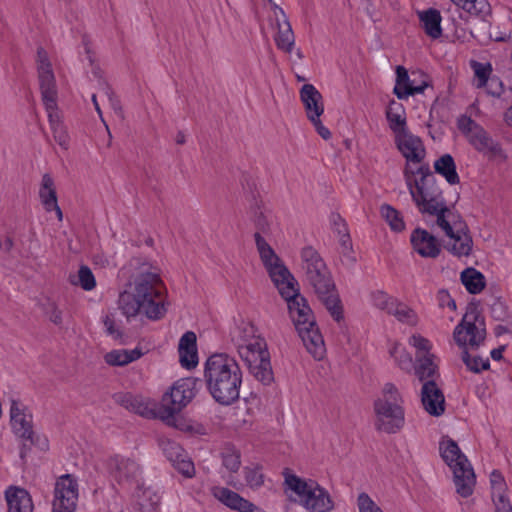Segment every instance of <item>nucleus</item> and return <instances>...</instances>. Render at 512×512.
<instances>
[{"label":"nucleus","instance_id":"obj_1","mask_svg":"<svg viewBox=\"0 0 512 512\" xmlns=\"http://www.w3.org/2000/svg\"><path fill=\"white\" fill-rule=\"evenodd\" d=\"M137 272L129 288L123 291L118 307L127 320L144 316L157 321L166 315L169 308L166 288L161 279V270L149 261H137Z\"/></svg>","mask_w":512,"mask_h":512},{"label":"nucleus","instance_id":"obj_2","mask_svg":"<svg viewBox=\"0 0 512 512\" xmlns=\"http://www.w3.org/2000/svg\"><path fill=\"white\" fill-rule=\"evenodd\" d=\"M203 376L209 394L220 405L228 406L239 399L243 372L234 357L212 354L204 363Z\"/></svg>","mask_w":512,"mask_h":512},{"label":"nucleus","instance_id":"obj_3","mask_svg":"<svg viewBox=\"0 0 512 512\" xmlns=\"http://www.w3.org/2000/svg\"><path fill=\"white\" fill-rule=\"evenodd\" d=\"M282 475L284 492L291 501L310 512H330L334 509L330 493L316 480L302 478L289 468H285Z\"/></svg>","mask_w":512,"mask_h":512},{"label":"nucleus","instance_id":"obj_4","mask_svg":"<svg viewBox=\"0 0 512 512\" xmlns=\"http://www.w3.org/2000/svg\"><path fill=\"white\" fill-rule=\"evenodd\" d=\"M404 179L412 200L421 213L435 215L437 220L442 214L452 212L435 186L433 176L425 174L421 167L414 169L409 165L405 166Z\"/></svg>","mask_w":512,"mask_h":512},{"label":"nucleus","instance_id":"obj_5","mask_svg":"<svg viewBox=\"0 0 512 512\" xmlns=\"http://www.w3.org/2000/svg\"><path fill=\"white\" fill-rule=\"evenodd\" d=\"M375 427L386 433H396L405 423L402 397L392 383H386L374 403Z\"/></svg>","mask_w":512,"mask_h":512},{"label":"nucleus","instance_id":"obj_6","mask_svg":"<svg viewBox=\"0 0 512 512\" xmlns=\"http://www.w3.org/2000/svg\"><path fill=\"white\" fill-rule=\"evenodd\" d=\"M439 449L442 459L453 473L457 493L464 498L469 497L473 493L476 479L467 457L457 443L449 438L441 440Z\"/></svg>","mask_w":512,"mask_h":512},{"label":"nucleus","instance_id":"obj_7","mask_svg":"<svg viewBox=\"0 0 512 512\" xmlns=\"http://www.w3.org/2000/svg\"><path fill=\"white\" fill-rule=\"evenodd\" d=\"M444 233L445 248L456 257H467L473 249V240L466 223L453 211L442 214L436 220Z\"/></svg>","mask_w":512,"mask_h":512},{"label":"nucleus","instance_id":"obj_8","mask_svg":"<svg viewBox=\"0 0 512 512\" xmlns=\"http://www.w3.org/2000/svg\"><path fill=\"white\" fill-rule=\"evenodd\" d=\"M485 336L484 320L475 308L467 310L453 330V340L463 350L478 348Z\"/></svg>","mask_w":512,"mask_h":512},{"label":"nucleus","instance_id":"obj_9","mask_svg":"<svg viewBox=\"0 0 512 512\" xmlns=\"http://www.w3.org/2000/svg\"><path fill=\"white\" fill-rule=\"evenodd\" d=\"M240 358L246 363L251 374L265 385L273 381L270 355L264 338L247 344L237 350Z\"/></svg>","mask_w":512,"mask_h":512},{"label":"nucleus","instance_id":"obj_10","mask_svg":"<svg viewBox=\"0 0 512 512\" xmlns=\"http://www.w3.org/2000/svg\"><path fill=\"white\" fill-rule=\"evenodd\" d=\"M301 268L316 293H326L333 281L319 253L308 246L301 250Z\"/></svg>","mask_w":512,"mask_h":512},{"label":"nucleus","instance_id":"obj_11","mask_svg":"<svg viewBox=\"0 0 512 512\" xmlns=\"http://www.w3.org/2000/svg\"><path fill=\"white\" fill-rule=\"evenodd\" d=\"M255 242L261 262L277 290L284 287L286 283L295 281V278L284 265L283 261L259 233L255 234Z\"/></svg>","mask_w":512,"mask_h":512},{"label":"nucleus","instance_id":"obj_12","mask_svg":"<svg viewBox=\"0 0 512 512\" xmlns=\"http://www.w3.org/2000/svg\"><path fill=\"white\" fill-rule=\"evenodd\" d=\"M195 387L194 378H182L176 381L163 395L162 402L165 408L160 418L168 420L180 412L195 397Z\"/></svg>","mask_w":512,"mask_h":512},{"label":"nucleus","instance_id":"obj_13","mask_svg":"<svg viewBox=\"0 0 512 512\" xmlns=\"http://www.w3.org/2000/svg\"><path fill=\"white\" fill-rule=\"evenodd\" d=\"M278 291L287 303L289 315L296 329L315 321L312 310L308 306L306 299L299 293L296 280L286 283V285L278 289Z\"/></svg>","mask_w":512,"mask_h":512},{"label":"nucleus","instance_id":"obj_14","mask_svg":"<svg viewBox=\"0 0 512 512\" xmlns=\"http://www.w3.org/2000/svg\"><path fill=\"white\" fill-rule=\"evenodd\" d=\"M78 496L77 480L70 474L62 475L55 484L52 512H74Z\"/></svg>","mask_w":512,"mask_h":512},{"label":"nucleus","instance_id":"obj_15","mask_svg":"<svg viewBox=\"0 0 512 512\" xmlns=\"http://www.w3.org/2000/svg\"><path fill=\"white\" fill-rule=\"evenodd\" d=\"M37 58L39 84L45 109L58 107L55 77L47 53L41 49Z\"/></svg>","mask_w":512,"mask_h":512},{"label":"nucleus","instance_id":"obj_16","mask_svg":"<svg viewBox=\"0 0 512 512\" xmlns=\"http://www.w3.org/2000/svg\"><path fill=\"white\" fill-rule=\"evenodd\" d=\"M394 142L406 159V165L413 168V164H419L425 158V147L420 137L414 135L410 130L394 136Z\"/></svg>","mask_w":512,"mask_h":512},{"label":"nucleus","instance_id":"obj_17","mask_svg":"<svg viewBox=\"0 0 512 512\" xmlns=\"http://www.w3.org/2000/svg\"><path fill=\"white\" fill-rule=\"evenodd\" d=\"M426 87H428V81L424 75L413 72L410 77L404 67L397 66L394 93L399 99H407L409 96L423 93Z\"/></svg>","mask_w":512,"mask_h":512},{"label":"nucleus","instance_id":"obj_18","mask_svg":"<svg viewBox=\"0 0 512 512\" xmlns=\"http://www.w3.org/2000/svg\"><path fill=\"white\" fill-rule=\"evenodd\" d=\"M271 25L276 30L274 41L278 49L291 53L295 45L294 33L286 14L276 5L272 9Z\"/></svg>","mask_w":512,"mask_h":512},{"label":"nucleus","instance_id":"obj_19","mask_svg":"<svg viewBox=\"0 0 512 512\" xmlns=\"http://www.w3.org/2000/svg\"><path fill=\"white\" fill-rule=\"evenodd\" d=\"M458 128L466 136L469 143L479 152L487 153L493 151L495 146L493 140L485 130L475 121L467 116L458 119Z\"/></svg>","mask_w":512,"mask_h":512},{"label":"nucleus","instance_id":"obj_20","mask_svg":"<svg viewBox=\"0 0 512 512\" xmlns=\"http://www.w3.org/2000/svg\"><path fill=\"white\" fill-rule=\"evenodd\" d=\"M107 465L110 475L119 484L137 482L140 467L135 461L117 455L111 457Z\"/></svg>","mask_w":512,"mask_h":512},{"label":"nucleus","instance_id":"obj_21","mask_svg":"<svg viewBox=\"0 0 512 512\" xmlns=\"http://www.w3.org/2000/svg\"><path fill=\"white\" fill-rule=\"evenodd\" d=\"M410 242L413 250L424 258H436L441 251L437 238L422 228H416L412 231Z\"/></svg>","mask_w":512,"mask_h":512},{"label":"nucleus","instance_id":"obj_22","mask_svg":"<svg viewBox=\"0 0 512 512\" xmlns=\"http://www.w3.org/2000/svg\"><path fill=\"white\" fill-rule=\"evenodd\" d=\"M38 197L45 211L55 212L57 219L62 221L63 213L58 205L56 183L51 174L45 173L42 175L39 183Z\"/></svg>","mask_w":512,"mask_h":512},{"label":"nucleus","instance_id":"obj_23","mask_svg":"<svg viewBox=\"0 0 512 512\" xmlns=\"http://www.w3.org/2000/svg\"><path fill=\"white\" fill-rule=\"evenodd\" d=\"M303 345L309 354L316 360H321L325 356L326 348L322 334L316 322L302 326L296 329Z\"/></svg>","mask_w":512,"mask_h":512},{"label":"nucleus","instance_id":"obj_24","mask_svg":"<svg viewBox=\"0 0 512 512\" xmlns=\"http://www.w3.org/2000/svg\"><path fill=\"white\" fill-rule=\"evenodd\" d=\"M178 357L182 368L193 370L199 364L197 337L193 331H186L178 342Z\"/></svg>","mask_w":512,"mask_h":512},{"label":"nucleus","instance_id":"obj_25","mask_svg":"<svg viewBox=\"0 0 512 512\" xmlns=\"http://www.w3.org/2000/svg\"><path fill=\"white\" fill-rule=\"evenodd\" d=\"M421 402L425 411L431 416L438 417L445 411L444 395L434 380L424 382L421 389Z\"/></svg>","mask_w":512,"mask_h":512},{"label":"nucleus","instance_id":"obj_26","mask_svg":"<svg viewBox=\"0 0 512 512\" xmlns=\"http://www.w3.org/2000/svg\"><path fill=\"white\" fill-rule=\"evenodd\" d=\"M491 497L495 512H512V503L508 495V486L504 476L493 470L490 474Z\"/></svg>","mask_w":512,"mask_h":512},{"label":"nucleus","instance_id":"obj_27","mask_svg":"<svg viewBox=\"0 0 512 512\" xmlns=\"http://www.w3.org/2000/svg\"><path fill=\"white\" fill-rule=\"evenodd\" d=\"M212 494L218 501L232 510L238 512H264L260 507L228 488L214 487Z\"/></svg>","mask_w":512,"mask_h":512},{"label":"nucleus","instance_id":"obj_28","mask_svg":"<svg viewBox=\"0 0 512 512\" xmlns=\"http://www.w3.org/2000/svg\"><path fill=\"white\" fill-rule=\"evenodd\" d=\"M11 426L14 433L25 439L32 436V416L26 407L19 402H12L10 408Z\"/></svg>","mask_w":512,"mask_h":512},{"label":"nucleus","instance_id":"obj_29","mask_svg":"<svg viewBox=\"0 0 512 512\" xmlns=\"http://www.w3.org/2000/svg\"><path fill=\"white\" fill-rule=\"evenodd\" d=\"M299 96L308 120L323 115V97L314 85L304 84L299 91Z\"/></svg>","mask_w":512,"mask_h":512},{"label":"nucleus","instance_id":"obj_30","mask_svg":"<svg viewBox=\"0 0 512 512\" xmlns=\"http://www.w3.org/2000/svg\"><path fill=\"white\" fill-rule=\"evenodd\" d=\"M8 512H33L34 505L27 490L11 486L5 491Z\"/></svg>","mask_w":512,"mask_h":512},{"label":"nucleus","instance_id":"obj_31","mask_svg":"<svg viewBox=\"0 0 512 512\" xmlns=\"http://www.w3.org/2000/svg\"><path fill=\"white\" fill-rule=\"evenodd\" d=\"M46 112L54 140L62 149L68 150L70 146V136L63 123L61 112L58 107L46 109Z\"/></svg>","mask_w":512,"mask_h":512},{"label":"nucleus","instance_id":"obj_32","mask_svg":"<svg viewBox=\"0 0 512 512\" xmlns=\"http://www.w3.org/2000/svg\"><path fill=\"white\" fill-rule=\"evenodd\" d=\"M386 118L393 135L396 136L408 131L406 110L404 106L395 100H391L386 109Z\"/></svg>","mask_w":512,"mask_h":512},{"label":"nucleus","instance_id":"obj_33","mask_svg":"<svg viewBox=\"0 0 512 512\" xmlns=\"http://www.w3.org/2000/svg\"><path fill=\"white\" fill-rule=\"evenodd\" d=\"M127 409L146 418H153L163 414L157 413L155 400L141 395L128 396L125 401Z\"/></svg>","mask_w":512,"mask_h":512},{"label":"nucleus","instance_id":"obj_34","mask_svg":"<svg viewBox=\"0 0 512 512\" xmlns=\"http://www.w3.org/2000/svg\"><path fill=\"white\" fill-rule=\"evenodd\" d=\"M144 355L140 347L134 349H114L104 355V361L110 366H126Z\"/></svg>","mask_w":512,"mask_h":512},{"label":"nucleus","instance_id":"obj_35","mask_svg":"<svg viewBox=\"0 0 512 512\" xmlns=\"http://www.w3.org/2000/svg\"><path fill=\"white\" fill-rule=\"evenodd\" d=\"M262 335L254 324L242 321L233 331L232 341L237 350L247 346V344L262 339Z\"/></svg>","mask_w":512,"mask_h":512},{"label":"nucleus","instance_id":"obj_36","mask_svg":"<svg viewBox=\"0 0 512 512\" xmlns=\"http://www.w3.org/2000/svg\"><path fill=\"white\" fill-rule=\"evenodd\" d=\"M418 17L422 28L429 37L437 39L442 35V16L438 10L430 8L419 11Z\"/></svg>","mask_w":512,"mask_h":512},{"label":"nucleus","instance_id":"obj_37","mask_svg":"<svg viewBox=\"0 0 512 512\" xmlns=\"http://www.w3.org/2000/svg\"><path fill=\"white\" fill-rule=\"evenodd\" d=\"M460 279L466 290L471 294L480 293L486 285L484 275L472 267L463 270Z\"/></svg>","mask_w":512,"mask_h":512},{"label":"nucleus","instance_id":"obj_38","mask_svg":"<svg viewBox=\"0 0 512 512\" xmlns=\"http://www.w3.org/2000/svg\"><path fill=\"white\" fill-rule=\"evenodd\" d=\"M434 169L438 174L443 176L449 184L455 185L459 183L456 165L450 154H445L437 159L434 163Z\"/></svg>","mask_w":512,"mask_h":512},{"label":"nucleus","instance_id":"obj_39","mask_svg":"<svg viewBox=\"0 0 512 512\" xmlns=\"http://www.w3.org/2000/svg\"><path fill=\"white\" fill-rule=\"evenodd\" d=\"M389 315H392L398 322L410 327L416 326L419 322V317L415 310L399 299L393 305Z\"/></svg>","mask_w":512,"mask_h":512},{"label":"nucleus","instance_id":"obj_40","mask_svg":"<svg viewBox=\"0 0 512 512\" xmlns=\"http://www.w3.org/2000/svg\"><path fill=\"white\" fill-rule=\"evenodd\" d=\"M380 215L395 233H400L405 230V222L402 214L389 204H383L380 207Z\"/></svg>","mask_w":512,"mask_h":512},{"label":"nucleus","instance_id":"obj_41","mask_svg":"<svg viewBox=\"0 0 512 512\" xmlns=\"http://www.w3.org/2000/svg\"><path fill=\"white\" fill-rule=\"evenodd\" d=\"M434 354L428 356H419L416 366V375L419 377L421 381L433 380V377L436 373L437 364L435 362Z\"/></svg>","mask_w":512,"mask_h":512},{"label":"nucleus","instance_id":"obj_42","mask_svg":"<svg viewBox=\"0 0 512 512\" xmlns=\"http://www.w3.org/2000/svg\"><path fill=\"white\" fill-rule=\"evenodd\" d=\"M316 294L322 300L327 310L330 312L331 316L336 321H340L342 319V306L340 304V300L337 294L334 292V286L329 287L326 293Z\"/></svg>","mask_w":512,"mask_h":512},{"label":"nucleus","instance_id":"obj_43","mask_svg":"<svg viewBox=\"0 0 512 512\" xmlns=\"http://www.w3.org/2000/svg\"><path fill=\"white\" fill-rule=\"evenodd\" d=\"M457 7L471 15H486L490 6L487 0H451Z\"/></svg>","mask_w":512,"mask_h":512},{"label":"nucleus","instance_id":"obj_44","mask_svg":"<svg viewBox=\"0 0 512 512\" xmlns=\"http://www.w3.org/2000/svg\"><path fill=\"white\" fill-rule=\"evenodd\" d=\"M397 300V298L387 294L382 290L372 291L369 295V301L371 305L381 311L386 312L387 314H389Z\"/></svg>","mask_w":512,"mask_h":512},{"label":"nucleus","instance_id":"obj_45","mask_svg":"<svg viewBox=\"0 0 512 512\" xmlns=\"http://www.w3.org/2000/svg\"><path fill=\"white\" fill-rule=\"evenodd\" d=\"M243 473L247 486L252 490H258L264 485L265 476L261 466H246L243 470Z\"/></svg>","mask_w":512,"mask_h":512},{"label":"nucleus","instance_id":"obj_46","mask_svg":"<svg viewBox=\"0 0 512 512\" xmlns=\"http://www.w3.org/2000/svg\"><path fill=\"white\" fill-rule=\"evenodd\" d=\"M471 67L474 71L476 87L477 88L485 87L487 85L490 75L492 73L491 64L472 61Z\"/></svg>","mask_w":512,"mask_h":512},{"label":"nucleus","instance_id":"obj_47","mask_svg":"<svg viewBox=\"0 0 512 512\" xmlns=\"http://www.w3.org/2000/svg\"><path fill=\"white\" fill-rule=\"evenodd\" d=\"M390 355L402 370H410L412 368V357L401 344H394L390 348Z\"/></svg>","mask_w":512,"mask_h":512},{"label":"nucleus","instance_id":"obj_48","mask_svg":"<svg viewBox=\"0 0 512 512\" xmlns=\"http://www.w3.org/2000/svg\"><path fill=\"white\" fill-rule=\"evenodd\" d=\"M408 343L416 350V359L419 356L431 355L432 343L429 339L420 334H413L409 337Z\"/></svg>","mask_w":512,"mask_h":512},{"label":"nucleus","instance_id":"obj_49","mask_svg":"<svg viewBox=\"0 0 512 512\" xmlns=\"http://www.w3.org/2000/svg\"><path fill=\"white\" fill-rule=\"evenodd\" d=\"M160 446L164 455L171 462V464H173L180 457H183L186 453L177 442L170 439L162 440Z\"/></svg>","mask_w":512,"mask_h":512},{"label":"nucleus","instance_id":"obj_50","mask_svg":"<svg viewBox=\"0 0 512 512\" xmlns=\"http://www.w3.org/2000/svg\"><path fill=\"white\" fill-rule=\"evenodd\" d=\"M462 359L467 368L472 372L479 373L489 368L488 359H483L477 355H472L467 350L463 351Z\"/></svg>","mask_w":512,"mask_h":512},{"label":"nucleus","instance_id":"obj_51","mask_svg":"<svg viewBox=\"0 0 512 512\" xmlns=\"http://www.w3.org/2000/svg\"><path fill=\"white\" fill-rule=\"evenodd\" d=\"M223 466L230 472H237L241 465L240 452L232 447H227L222 453Z\"/></svg>","mask_w":512,"mask_h":512},{"label":"nucleus","instance_id":"obj_52","mask_svg":"<svg viewBox=\"0 0 512 512\" xmlns=\"http://www.w3.org/2000/svg\"><path fill=\"white\" fill-rule=\"evenodd\" d=\"M356 506L358 512H384L380 505L365 492L357 496Z\"/></svg>","mask_w":512,"mask_h":512},{"label":"nucleus","instance_id":"obj_53","mask_svg":"<svg viewBox=\"0 0 512 512\" xmlns=\"http://www.w3.org/2000/svg\"><path fill=\"white\" fill-rule=\"evenodd\" d=\"M172 465L186 478H192L195 475L194 464L187 453H185L183 457L177 459Z\"/></svg>","mask_w":512,"mask_h":512},{"label":"nucleus","instance_id":"obj_54","mask_svg":"<svg viewBox=\"0 0 512 512\" xmlns=\"http://www.w3.org/2000/svg\"><path fill=\"white\" fill-rule=\"evenodd\" d=\"M84 290L91 291L96 286V280L92 273V271L86 267L82 266L78 271V282Z\"/></svg>","mask_w":512,"mask_h":512},{"label":"nucleus","instance_id":"obj_55","mask_svg":"<svg viewBox=\"0 0 512 512\" xmlns=\"http://www.w3.org/2000/svg\"><path fill=\"white\" fill-rule=\"evenodd\" d=\"M437 300L441 308H448L451 311L456 310V302L448 291L440 290L437 294Z\"/></svg>","mask_w":512,"mask_h":512},{"label":"nucleus","instance_id":"obj_56","mask_svg":"<svg viewBox=\"0 0 512 512\" xmlns=\"http://www.w3.org/2000/svg\"><path fill=\"white\" fill-rule=\"evenodd\" d=\"M103 324L106 330V333L111 336L113 339H118L121 337L122 333L119 328L116 326L114 318L111 315H105L103 317Z\"/></svg>","mask_w":512,"mask_h":512},{"label":"nucleus","instance_id":"obj_57","mask_svg":"<svg viewBox=\"0 0 512 512\" xmlns=\"http://www.w3.org/2000/svg\"><path fill=\"white\" fill-rule=\"evenodd\" d=\"M338 241L341 246L342 254L346 256L349 260L354 261V257L352 256V243L349 233L343 234L342 236L338 237Z\"/></svg>","mask_w":512,"mask_h":512},{"label":"nucleus","instance_id":"obj_58","mask_svg":"<svg viewBox=\"0 0 512 512\" xmlns=\"http://www.w3.org/2000/svg\"><path fill=\"white\" fill-rule=\"evenodd\" d=\"M309 121L312 123V125L314 126L317 133L324 140H328L331 138V132L326 126L323 125V123L321 121V117L311 118V119H309Z\"/></svg>","mask_w":512,"mask_h":512},{"label":"nucleus","instance_id":"obj_59","mask_svg":"<svg viewBox=\"0 0 512 512\" xmlns=\"http://www.w3.org/2000/svg\"><path fill=\"white\" fill-rule=\"evenodd\" d=\"M46 313L53 323L60 324L62 322V311L55 304L49 305Z\"/></svg>","mask_w":512,"mask_h":512},{"label":"nucleus","instance_id":"obj_60","mask_svg":"<svg viewBox=\"0 0 512 512\" xmlns=\"http://www.w3.org/2000/svg\"><path fill=\"white\" fill-rule=\"evenodd\" d=\"M335 231L337 232V236L340 237L343 234H348V229L346 223L339 219L338 222H335Z\"/></svg>","mask_w":512,"mask_h":512},{"label":"nucleus","instance_id":"obj_61","mask_svg":"<svg viewBox=\"0 0 512 512\" xmlns=\"http://www.w3.org/2000/svg\"><path fill=\"white\" fill-rule=\"evenodd\" d=\"M103 90H104L105 95L108 97L110 103L112 104V106H114L116 104V100L114 99L113 93L110 90V88L105 87Z\"/></svg>","mask_w":512,"mask_h":512},{"label":"nucleus","instance_id":"obj_62","mask_svg":"<svg viewBox=\"0 0 512 512\" xmlns=\"http://www.w3.org/2000/svg\"><path fill=\"white\" fill-rule=\"evenodd\" d=\"M505 121L512 126V106L505 113Z\"/></svg>","mask_w":512,"mask_h":512},{"label":"nucleus","instance_id":"obj_63","mask_svg":"<svg viewBox=\"0 0 512 512\" xmlns=\"http://www.w3.org/2000/svg\"><path fill=\"white\" fill-rule=\"evenodd\" d=\"M92 102H93V104L95 106V109H96L98 115L102 118V111H101L100 106H99V104L97 102V97H96L95 94L92 95Z\"/></svg>","mask_w":512,"mask_h":512},{"label":"nucleus","instance_id":"obj_64","mask_svg":"<svg viewBox=\"0 0 512 512\" xmlns=\"http://www.w3.org/2000/svg\"><path fill=\"white\" fill-rule=\"evenodd\" d=\"M176 142L178 144H183L185 142V136L183 134H178L176 138Z\"/></svg>","mask_w":512,"mask_h":512}]
</instances>
